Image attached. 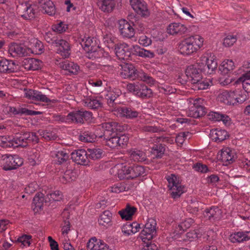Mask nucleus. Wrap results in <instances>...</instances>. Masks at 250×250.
<instances>
[{"mask_svg": "<svg viewBox=\"0 0 250 250\" xmlns=\"http://www.w3.org/2000/svg\"><path fill=\"white\" fill-rule=\"evenodd\" d=\"M114 51L117 58L120 60H128L131 54L142 58H152L155 55L153 52L145 49L135 45L130 48L127 44L119 42L114 45Z\"/></svg>", "mask_w": 250, "mask_h": 250, "instance_id": "f257e3e1", "label": "nucleus"}, {"mask_svg": "<svg viewBox=\"0 0 250 250\" xmlns=\"http://www.w3.org/2000/svg\"><path fill=\"white\" fill-rule=\"evenodd\" d=\"M121 67L120 74L123 78L132 80L138 79L150 85L154 84L155 81L151 76L142 70H136L133 65L127 63L122 65Z\"/></svg>", "mask_w": 250, "mask_h": 250, "instance_id": "f03ea898", "label": "nucleus"}, {"mask_svg": "<svg viewBox=\"0 0 250 250\" xmlns=\"http://www.w3.org/2000/svg\"><path fill=\"white\" fill-rule=\"evenodd\" d=\"M204 39L198 35L190 36L182 41L179 45L181 54L190 55L198 51L202 47Z\"/></svg>", "mask_w": 250, "mask_h": 250, "instance_id": "7ed1b4c3", "label": "nucleus"}, {"mask_svg": "<svg viewBox=\"0 0 250 250\" xmlns=\"http://www.w3.org/2000/svg\"><path fill=\"white\" fill-rule=\"evenodd\" d=\"M166 179L172 197L174 199L179 198L185 191V187L181 184L179 177L171 174L167 176Z\"/></svg>", "mask_w": 250, "mask_h": 250, "instance_id": "20e7f679", "label": "nucleus"}, {"mask_svg": "<svg viewBox=\"0 0 250 250\" xmlns=\"http://www.w3.org/2000/svg\"><path fill=\"white\" fill-rule=\"evenodd\" d=\"M18 14L25 20L33 19L36 13L35 6L29 3V0H16Z\"/></svg>", "mask_w": 250, "mask_h": 250, "instance_id": "39448f33", "label": "nucleus"}, {"mask_svg": "<svg viewBox=\"0 0 250 250\" xmlns=\"http://www.w3.org/2000/svg\"><path fill=\"white\" fill-rule=\"evenodd\" d=\"M23 163L22 158L17 155L5 154L0 159V166L5 170L16 169L21 166Z\"/></svg>", "mask_w": 250, "mask_h": 250, "instance_id": "423d86ee", "label": "nucleus"}, {"mask_svg": "<svg viewBox=\"0 0 250 250\" xmlns=\"http://www.w3.org/2000/svg\"><path fill=\"white\" fill-rule=\"evenodd\" d=\"M202 71H206V68L202 67V66L198 63V61L196 64L188 66L185 71L188 81L192 84L198 82L202 78L201 74Z\"/></svg>", "mask_w": 250, "mask_h": 250, "instance_id": "0eeeda50", "label": "nucleus"}, {"mask_svg": "<svg viewBox=\"0 0 250 250\" xmlns=\"http://www.w3.org/2000/svg\"><path fill=\"white\" fill-rule=\"evenodd\" d=\"M92 113L84 110H77L68 114V124H83L92 118Z\"/></svg>", "mask_w": 250, "mask_h": 250, "instance_id": "6e6552de", "label": "nucleus"}, {"mask_svg": "<svg viewBox=\"0 0 250 250\" xmlns=\"http://www.w3.org/2000/svg\"><path fill=\"white\" fill-rule=\"evenodd\" d=\"M156 221L153 218H149L145 225L144 229L140 234V238L143 242L150 241L156 233Z\"/></svg>", "mask_w": 250, "mask_h": 250, "instance_id": "1a4fd4ad", "label": "nucleus"}, {"mask_svg": "<svg viewBox=\"0 0 250 250\" xmlns=\"http://www.w3.org/2000/svg\"><path fill=\"white\" fill-rule=\"evenodd\" d=\"M106 132L104 136H106ZM106 145L111 148H116L118 146L123 147L127 144L128 141V137L125 135H119L112 132L110 137L105 138Z\"/></svg>", "mask_w": 250, "mask_h": 250, "instance_id": "9d476101", "label": "nucleus"}, {"mask_svg": "<svg viewBox=\"0 0 250 250\" xmlns=\"http://www.w3.org/2000/svg\"><path fill=\"white\" fill-rule=\"evenodd\" d=\"M129 2L132 8L138 14L144 18L149 16L147 5L144 0H129Z\"/></svg>", "mask_w": 250, "mask_h": 250, "instance_id": "9b49d317", "label": "nucleus"}, {"mask_svg": "<svg viewBox=\"0 0 250 250\" xmlns=\"http://www.w3.org/2000/svg\"><path fill=\"white\" fill-rule=\"evenodd\" d=\"M8 52L13 57H21L28 55L31 49L21 44L13 43L9 45Z\"/></svg>", "mask_w": 250, "mask_h": 250, "instance_id": "f8f14e48", "label": "nucleus"}, {"mask_svg": "<svg viewBox=\"0 0 250 250\" xmlns=\"http://www.w3.org/2000/svg\"><path fill=\"white\" fill-rule=\"evenodd\" d=\"M240 70L244 73L239 80L242 83V86L247 91H250V62H246L241 67Z\"/></svg>", "mask_w": 250, "mask_h": 250, "instance_id": "ddd939ff", "label": "nucleus"}, {"mask_svg": "<svg viewBox=\"0 0 250 250\" xmlns=\"http://www.w3.org/2000/svg\"><path fill=\"white\" fill-rule=\"evenodd\" d=\"M94 48L86 52V57L89 59L95 60L103 57L110 59L111 57L108 52L105 51L104 49L99 47V45L94 46Z\"/></svg>", "mask_w": 250, "mask_h": 250, "instance_id": "4468645a", "label": "nucleus"}, {"mask_svg": "<svg viewBox=\"0 0 250 250\" xmlns=\"http://www.w3.org/2000/svg\"><path fill=\"white\" fill-rule=\"evenodd\" d=\"M119 29L121 35L124 38H131L135 35L134 28L125 20L122 19L119 21Z\"/></svg>", "mask_w": 250, "mask_h": 250, "instance_id": "2eb2a0df", "label": "nucleus"}, {"mask_svg": "<svg viewBox=\"0 0 250 250\" xmlns=\"http://www.w3.org/2000/svg\"><path fill=\"white\" fill-rule=\"evenodd\" d=\"M198 63L202 66V67L206 68V72L211 74L217 67V62L213 57L208 58L206 56H202L200 60H198Z\"/></svg>", "mask_w": 250, "mask_h": 250, "instance_id": "dca6fc26", "label": "nucleus"}, {"mask_svg": "<svg viewBox=\"0 0 250 250\" xmlns=\"http://www.w3.org/2000/svg\"><path fill=\"white\" fill-rule=\"evenodd\" d=\"M71 159L76 163L82 165H87L89 162L87 151L84 149H79L72 152Z\"/></svg>", "mask_w": 250, "mask_h": 250, "instance_id": "f3484780", "label": "nucleus"}, {"mask_svg": "<svg viewBox=\"0 0 250 250\" xmlns=\"http://www.w3.org/2000/svg\"><path fill=\"white\" fill-rule=\"evenodd\" d=\"M234 92L233 91H221L217 96L218 101L229 105H235V99L234 98Z\"/></svg>", "mask_w": 250, "mask_h": 250, "instance_id": "a211bd4d", "label": "nucleus"}, {"mask_svg": "<svg viewBox=\"0 0 250 250\" xmlns=\"http://www.w3.org/2000/svg\"><path fill=\"white\" fill-rule=\"evenodd\" d=\"M234 153L228 147L222 149L218 154V159L225 166L229 165L234 161Z\"/></svg>", "mask_w": 250, "mask_h": 250, "instance_id": "6ab92c4d", "label": "nucleus"}, {"mask_svg": "<svg viewBox=\"0 0 250 250\" xmlns=\"http://www.w3.org/2000/svg\"><path fill=\"white\" fill-rule=\"evenodd\" d=\"M250 239V231H239L230 234L229 240L233 243H241Z\"/></svg>", "mask_w": 250, "mask_h": 250, "instance_id": "aec40b11", "label": "nucleus"}, {"mask_svg": "<svg viewBox=\"0 0 250 250\" xmlns=\"http://www.w3.org/2000/svg\"><path fill=\"white\" fill-rule=\"evenodd\" d=\"M26 98L35 101H40L42 102L49 103L51 100L45 95L42 94L41 92L29 89L25 92Z\"/></svg>", "mask_w": 250, "mask_h": 250, "instance_id": "412c9836", "label": "nucleus"}, {"mask_svg": "<svg viewBox=\"0 0 250 250\" xmlns=\"http://www.w3.org/2000/svg\"><path fill=\"white\" fill-rule=\"evenodd\" d=\"M55 46L58 47V53L64 58H67L70 55V45L65 40L59 39Z\"/></svg>", "mask_w": 250, "mask_h": 250, "instance_id": "4be33fe9", "label": "nucleus"}, {"mask_svg": "<svg viewBox=\"0 0 250 250\" xmlns=\"http://www.w3.org/2000/svg\"><path fill=\"white\" fill-rule=\"evenodd\" d=\"M22 65L27 70H36L41 67L42 62L35 58L24 59Z\"/></svg>", "mask_w": 250, "mask_h": 250, "instance_id": "5701e85b", "label": "nucleus"}, {"mask_svg": "<svg viewBox=\"0 0 250 250\" xmlns=\"http://www.w3.org/2000/svg\"><path fill=\"white\" fill-rule=\"evenodd\" d=\"M15 63L12 61L0 59V73H10L17 70Z\"/></svg>", "mask_w": 250, "mask_h": 250, "instance_id": "b1692460", "label": "nucleus"}, {"mask_svg": "<svg viewBox=\"0 0 250 250\" xmlns=\"http://www.w3.org/2000/svg\"><path fill=\"white\" fill-rule=\"evenodd\" d=\"M222 211L218 207H212L207 208L204 213L205 217L210 220H215L221 218Z\"/></svg>", "mask_w": 250, "mask_h": 250, "instance_id": "393cba45", "label": "nucleus"}, {"mask_svg": "<svg viewBox=\"0 0 250 250\" xmlns=\"http://www.w3.org/2000/svg\"><path fill=\"white\" fill-rule=\"evenodd\" d=\"M84 106L90 109H98L102 107L103 103L101 100L98 97L89 96L83 101Z\"/></svg>", "mask_w": 250, "mask_h": 250, "instance_id": "a878e982", "label": "nucleus"}, {"mask_svg": "<svg viewBox=\"0 0 250 250\" xmlns=\"http://www.w3.org/2000/svg\"><path fill=\"white\" fill-rule=\"evenodd\" d=\"M210 135L212 140L216 142H221L228 136V133L225 130L216 128L210 131Z\"/></svg>", "mask_w": 250, "mask_h": 250, "instance_id": "bb28decb", "label": "nucleus"}, {"mask_svg": "<svg viewBox=\"0 0 250 250\" xmlns=\"http://www.w3.org/2000/svg\"><path fill=\"white\" fill-rule=\"evenodd\" d=\"M187 31V28L180 23H173L167 27V32L171 35L177 34H182Z\"/></svg>", "mask_w": 250, "mask_h": 250, "instance_id": "cd10ccee", "label": "nucleus"}, {"mask_svg": "<svg viewBox=\"0 0 250 250\" xmlns=\"http://www.w3.org/2000/svg\"><path fill=\"white\" fill-rule=\"evenodd\" d=\"M118 113L122 117L132 119L139 116V112L130 107H121L118 109Z\"/></svg>", "mask_w": 250, "mask_h": 250, "instance_id": "c85d7f7f", "label": "nucleus"}, {"mask_svg": "<svg viewBox=\"0 0 250 250\" xmlns=\"http://www.w3.org/2000/svg\"><path fill=\"white\" fill-rule=\"evenodd\" d=\"M60 66L62 69L66 70L73 74H78L80 70V67L77 63L67 61L60 63Z\"/></svg>", "mask_w": 250, "mask_h": 250, "instance_id": "c756f323", "label": "nucleus"}, {"mask_svg": "<svg viewBox=\"0 0 250 250\" xmlns=\"http://www.w3.org/2000/svg\"><path fill=\"white\" fill-rule=\"evenodd\" d=\"M243 89L237 88L233 90L234 95V98L235 99V104H241L246 101L248 99V93L250 92L246 90L243 87Z\"/></svg>", "mask_w": 250, "mask_h": 250, "instance_id": "7c9ffc66", "label": "nucleus"}, {"mask_svg": "<svg viewBox=\"0 0 250 250\" xmlns=\"http://www.w3.org/2000/svg\"><path fill=\"white\" fill-rule=\"evenodd\" d=\"M39 2L46 13L49 15L55 14V5L52 1L50 0H39Z\"/></svg>", "mask_w": 250, "mask_h": 250, "instance_id": "2f4dec72", "label": "nucleus"}, {"mask_svg": "<svg viewBox=\"0 0 250 250\" xmlns=\"http://www.w3.org/2000/svg\"><path fill=\"white\" fill-rule=\"evenodd\" d=\"M97 4L100 9L107 12L112 11L115 5L114 0H98Z\"/></svg>", "mask_w": 250, "mask_h": 250, "instance_id": "473e14b6", "label": "nucleus"}, {"mask_svg": "<svg viewBox=\"0 0 250 250\" xmlns=\"http://www.w3.org/2000/svg\"><path fill=\"white\" fill-rule=\"evenodd\" d=\"M136 210V208L127 205L125 209L120 210L119 213L123 219L129 220L132 219Z\"/></svg>", "mask_w": 250, "mask_h": 250, "instance_id": "72a5a7b5", "label": "nucleus"}, {"mask_svg": "<svg viewBox=\"0 0 250 250\" xmlns=\"http://www.w3.org/2000/svg\"><path fill=\"white\" fill-rule=\"evenodd\" d=\"M209 116L210 119L214 121H221L225 125L230 121V118L229 116L219 112H211L209 113Z\"/></svg>", "mask_w": 250, "mask_h": 250, "instance_id": "f704fd0d", "label": "nucleus"}, {"mask_svg": "<svg viewBox=\"0 0 250 250\" xmlns=\"http://www.w3.org/2000/svg\"><path fill=\"white\" fill-rule=\"evenodd\" d=\"M52 157L56 158L57 163L61 164L66 162L69 157L68 153L66 150H61L58 151H54L51 152Z\"/></svg>", "mask_w": 250, "mask_h": 250, "instance_id": "c9c22d12", "label": "nucleus"}, {"mask_svg": "<svg viewBox=\"0 0 250 250\" xmlns=\"http://www.w3.org/2000/svg\"><path fill=\"white\" fill-rule=\"evenodd\" d=\"M130 179H134L137 177L142 175L145 173V169L143 167L141 166H134L129 167Z\"/></svg>", "mask_w": 250, "mask_h": 250, "instance_id": "e433bc0d", "label": "nucleus"}, {"mask_svg": "<svg viewBox=\"0 0 250 250\" xmlns=\"http://www.w3.org/2000/svg\"><path fill=\"white\" fill-rule=\"evenodd\" d=\"M130 157L131 159L136 162H144L146 160L145 153L141 150L132 149L130 151Z\"/></svg>", "mask_w": 250, "mask_h": 250, "instance_id": "4c0bfd02", "label": "nucleus"}, {"mask_svg": "<svg viewBox=\"0 0 250 250\" xmlns=\"http://www.w3.org/2000/svg\"><path fill=\"white\" fill-rule=\"evenodd\" d=\"M81 44L86 52L90 50V49L94 48V46L98 45L96 40L94 38L91 37L83 39Z\"/></svg>", "mask_w": 250, "mask_h": 250, "instance_id": "58836bf2", "label": "nucleus"}, {"mask_svg": "<svg viewBox=\"0 0 250 250\" xmlns=\"http://www.w3.org/2000/svg\"><path fill=\"white\" fill-rule=\"evenodd\" d=\"M152 95V90L143 83H141L140 86L139 87V91H138L137 96L140 98L145 99L150 98Z\"/></svg>", "mask_w": 250, "mask_h": 250, "instance_id": "ea45409f", "label": "nucleus"}, {"mask_svg": "<svg viewBox=\"0 0 250 250\" xmlns=\"http://www.w3.org/2000/svg\"><path fill=\"white\" fill-rule=\"evenodd\" d=\"M87 152L89 159L93 160L100 159L103 155V151L99 148H88Z\"/></svg>", "mask_w": 250, "mask_h": 250, "instance_id": "a19ab883", "label": "nucleus"}, {"mask_svg": "<svg viewBox=\"0 0 250 250\" xmlns=\"http://www.w3.org/2000/svg\"><path fill=\"white\" fill-rule=\"evenodd\" d=\"M21 133H18L16 134L15 137L13 139L11 138V143L13 144V147H17L19 146L25 147L27 146V143H26Z\"/></svg>", "mask_w": 250, "mask_h": 250, "instance_id": "79ce46f5", "label": "nucleus"}, {"mask_svg": "<svg viewBox=\"0 0 250 250\" xmlns=\"http://www.w3.org/2000/svg\"><path fill=\"white\" fill-rule=\"evenodd\" d=\"M165 151V145L160 144L154 145L151 148V152L156 158H161Z\"/></svg>", "mask_w": 250, "mask_h": 250, "instance_id": "37998d69", "label": "nucleus"}, {"mask_svg": "<svg viewBox=\"0 0 250 250\" xmlns=\"http://www.w3.org/2000/svg\"><path fill=\"white\" fill-rule=\"evenodd\" d=\"M112 213L108 210H105L100 216L98 220L99 223L100 225L105 226L109 225L111 223Z\"/></svg>", "mask_w": 250, "mask_h": 250, "instance_id": "c03bdc74", "label": "nucleus"}, {"mask_svg": "<svg viewBox=\"0 0 250 250\" xmlns=\"http://www.w3.org/2000/svg\"><path fill=\"white\" fill-rule=\"evenodd\" d=\"M235 68L234 62L231 60H226L222 62L220 70L224 74H228Z\"/></svg>", "mask_w": 250, "mask_h": 250, "instance_id": "a18cd8bd", "label": "nucleus"}, {"mask_svg": "<svg viewBox=\"0 0 250 250\" xmlns=\"http://www.w3.org/2000/svg\"><path fill=\"white\" fill-rule=\"evenodd\" d=\"M44 202L45 203V198H44L43 193L40 192L37 193L33 200V204L37 210L42 208Z\"/></svg>", "mask_w": 250, "mask_h": 250, "instance_id": "49530a36", "label": "nucleus"}, {"mask_svg": "<svg viewBox=\"0 0 250 250\" xmlns=\"http://www.w3.org/2000/svg\"><path fill=\"white\" fill-rule=\"evenodd\" d=\"M129 167L120 166L118 167L117 175L120 179H130Z\"/></svg>", "mask_w": 250, "mask_h": 250, "instance_id": "de8ad7c7", "label": "nucleus"}, {"mask_svg": "<svg viewBox=\"0 0 250 250\" xmlns=\"http://www.w3.org/2000/svg\"><path fill=\"white\" fill-rule=\"evenodd\" d=\"M76 178V172L72 170L68 169L65 171L61 180L63 183H66L74 180Z\"/></svg>", "mask_w": 250, "mask_h": 250, "instance_id": "09e8293b", "label": "nucleus"}, {"mask_svg": "<svg viewBox=\"0 0 250 250\" xmlns=\"http://www.w3.org/2000/svg\"><path fill=\"white\" fill-rule=\"evenodd\" d=\"M62 198V194L59 191L48 194L45 197V203L51 201H60Z\"/></svg>", "mask_w": 250, "mask_h": 250, "instance_id": "8fccbe9b", "label": "nucleus"}, {"mask_svg": "<svg viewBox=\"0 0 250 250\" xmlns=\"http://www.w3.org/2000/svg\"><path fill=\"white\" fill-rule=\"evenodd\" d=\"M96 136L91 132H84L79 136L80 141L86 143H92L95 141Z\"/></svg>", "mask_w": 250, "mask_h": 250, "instance_id": "3c124183", "label": "nucleus"}, {"mask_svg": "<svg viewBox=\"0 0 250 250\" xmlns=\"http://www.w3.org/2000/svg\"><path fill=\"white\" fill-rule=\"evenodd\" d=\"M44 38L48 43L54 45L59 39L53 31L52 32H48L45 33L44 35Z\"/></svg>", "mask_w": 250, "mask_h": 250, "instance_id": "603ef678", "label": "nucleus"}, {"mask_svg": "<svg viewBox=\"0 0 250 250\" xmlns=\"http://www.w3.org/2000/svg\"><path fill=\"white\" fill-rule=\"evenodd\" d=\"M209 86V81L199 80L198 82L192 84V89L194 90H204L207 89Z\"/></svg>", "mask_w": 250, "mask_h": 250, "instance_id": "864d4df0", "label": "nucleus"}, {"mask_svg": "<svg viewBox=\"0 0 250 250\" xmlns=\"http://www.w3.org/2000/svg\"><path fill=\"white\" fill-rule=\"evenodd\" d=\"M198 101L197 99L193 101V103H191L189 107L188 113L189 116L194 118H197V107L198 106Z\"/></svg>", "mask_w": 250, "mask_h": 250, "instance_id": "5fc2aeb1", "label": "nucleus"}, {"mask_svg": "<svg viewBox=\"0 0 250 250\" xmlns=\"http://www.w3.org/2000/svg\"><path fill=\"white\" fill-rule=\"evenodd\" d=\"M13 146L11 143V138L9 136H0V146L3 147H11Z\"/></svg>", "mask_w": 250, "mask_h": 250, "instance_id": "6e6d98bb", "label": "nucleus"}, {"mask_svg": "<svg viewBox=\"0 0 250 250\" xmlns=\"http://www.w3.org/2000/svg\"><path fill=\"white\" fill-rule=\"evenodd\" d=\"M67 28V25H66L63 22H60L57 24L52 25V29L53 31L55 32H58L59 33H62L65 31Z\"/></svg>", "mask_w": 250, "mask_h": 250, "instance_id": "4d7b16f0", "label": "nucleus"}, {"mask_svg": "<svg viewBox=\"0 0 250 250\" xmlns=\"http://www.w3.org/2000/svg\"><path fill=\"white\" fill-rule=\"evenodd\" d=\"M31 49V53H35L36 54H41L43 52V46L42 43L36 40L34 47Z\"/></svg>", "mask_w": 250, "mask_h": 250, "instance_id": "13d9d810", "label": "nucleus"}, {"mask_svg": "<svg viewBox=\"0 0 250 250\" xmlns=\"http://www.w3.org/2000/svg\"><path fill=\"white\" fill-rule=\"evenodd\" d=\"M141 83H130L127 85V90L133 93L135 95L138 96V91H139V87L140 86Z\"/></svg>", "mask_w": 250, "mask_h": 250, "instance_id": "bf43d9fd", "label": "nucleus"}, {"mask_svg": "<svg viewBox=\"0 0 250 250\" xmlns=\"http://www.w3.org/2000/svg\"><path fill=\"white\" fill-rule=\"evenodd\" d=\"M194 220L191 218H188L185 220L184 221L180 223L178 225V227L180 230L183 231L190 228V227L193 224Z\"/></svg>", "mask_w": 250, "mask_h": 250, "instance_id": "052dcab7", "label": "nucleus"}, {"mask_svg": "<svg viewBox=\"0 0 250 250\" xmlns=\"http://www.w3.org/2000/svg\"><path fill=\"white\" fill-rule=\"evenodd\" d=\"M237 41L236 36L228 35L224 40L223 44L226 47H229L232 45Z\"/></svg>", "mask_w": 250, "mask_h": 250, "instance_id": "680f3d73", "label": "nucleus"}, {"mask_svg": "<svg viewBox=\"0 0 250 250\" xmlns=\"http://www.w3.org/2000/svg\"><path fill=\"white\" fill-rule=\"evenodd\" d=\"M19 115H36L41 114L40 111H36L31 110H29L24 107H19Z\"/></svg>", "mask_w": 250, "mask_h": 250, "instance_id": "e2e57ef3", "label": "nucleus"}, {"mask_svg": "<svg viewBox=\"0 0 250 250\" xmlns=\"http://www.w3.org/2000/svg\"><path fill=\"white\" fill-rule=\"evenodd\" d=\"M39 135L47 140H54L55 136L54 133L51 132H48L46 130H40L38 131Z\"/></svg>", "mask_w": 250, "mask_h": 250, "instance_id": "0e129e2a", "label": "nucleus"}, {"mask_svg": "<svg viewBox=\"0 0 250 250\" xmlns=\"http://www.w3.org/2000/svg\"><path fill=\"white\" fill-rule=\"evenodd\" d=\"M139 43L140 44L146 47L150 45L152 43L151 39L147 36L143 35L141 36L139 39Z\"/></svg>", "mask_w": 250, "mask_h": 250, "instance_id": "69168bd1", "label": "nucleus"}, {"mask_svg": "<svg viewBox=\"0 0 250 250\" xmlns=\"http://www.w3.org/2000/svg\"><path fill=\"white\" fill-rule=\"evenodd\" d=\"M31 236L30 235H24L20 237L18 239V241L20 243H21V245H22L23 246H29L31 244Z\"/></svg>", "mask_w": 250, "mask_h": 250, "instance_id": "338daca9", "label": "nucleus"}, {"mask_svg": "<svg viewBox=\"0 0 250 250\" xmlns=\"http://www.w3.org/2000/svg\"><path fill=\"white\" fill-rule=\"evenodd\" d=\"M149 241L146 240L144 242V247L142 250H157L158 247L154 243L149 242Z\"/></svg>", "mask_w": 250, "mask_h": 250, "instance_id": "774afa93", "label": "nucleus"}]
</instances>
